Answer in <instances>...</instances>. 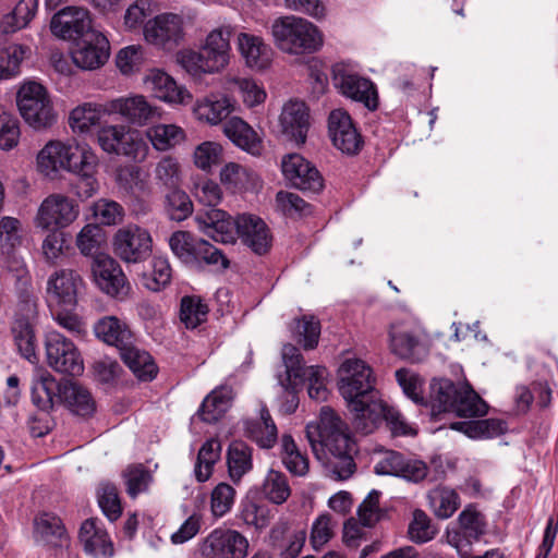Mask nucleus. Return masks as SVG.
Here are the masks:
<instances>
[{
  "label": "nucleus",
  "instance_id": "nucleus-27",
  "mask_svg": "<svg viewBox=\"0 0 558 558\" xmlns=\"http://www.w3.org/2000/svg\"><path fill=\"white\" fill-rule=\"evenodd\" d=\"M63 383H58L46 369H36L32 377L31 395L33 403L43 411L51 410L61 400Z\"/></svg>",
  "mask_w": 558,
  "mask_h": 558
},
{
  "label": "nucleus",
  "instance_id": "nucleus-38",
  "mask_svg": "<svg viewBox=\"0 0 558 558\" xmlns=\"http://www.w3.org/2000/svg\"><path fill=\"white\" fill-rule=\"evenodd\" d=\"M461 384L447 378L433 379L430 383V405L434 414L453 411Z\"/></svg>",
  "mask_w": 558,
  "mask_h": 558
},
{
  "label": "nucleus",
  "instance_id": "nucleus-56",
  "mask_svg": "<svg viewBox=\"0 0 558 558\" xmlns=\"http://www.w3.org/2000/svg\"><path fill=\"white\" fill-rule=\"evenodd\" d=\"M208 306L198 296H184L181 300L180 318L186 328L194 329L206 322Z\"/></svg>",
  "mask_w": 558,
  "mask_h": 558
},
{
  "label": "nucleus",
  "instance_id": "nucleus-44",
  "mask_svg": "<svg viewBox=\"0 0 558 558\" xmlns=\"http://www.w3.org/2000/svg\"><path fill=\"white\" fill-rule=\"evenodd\" d=\"M282 360L286 366L287 378L280 380L283 388L294 389L300 386V383L306 375L307 367L303 365V357L296 347L287 343L282 347Z\"/></svg>",
  "mask_w": 558,
  "mask_h": 558
},
{
  "label": "nucleus",
  "instance_id": "nucleus-10",
  "mask_svg": "<svg viewBox=\"0 0 558 558\" xmlns=\"http://www.w3.org/2000/svg\"><path fill=\"white\" fill-rule=\"evenodd\" d=\"M248 542L238 531L215 529L201 543L199 553L203 558H245Z\"/></svg>",
  "mask_w": 558,
  "mask_h": 558
},
{
  "label": "nucleus",
  "instance_id": "nucleus-31",
  "mask_svg": "<svg viewBox=\"0 0 558 558\" xmlns=\"http://www.w3.org/2000/svg\"><path fill=\"white\" fill-rule=\"evenodd\" d=\"M225 135L239 148L251 155H260L263 141L258 133L238 117L229 119L223 125Z\"/></svg>",
  "mask_w": 558,
  "mask_h": 558
},
{
  "label": "nucleus",
  "instance_id": "nucleus-17",
  "mask_svg": "<svg viewBox=\"0 0 558 558\" xmlns=\"http://www.w3.org/2000/svg\"><path fill=\"white\" fill-rule=\"evenodd\" d=\"M198 229L216 242L233 244L239 238L238 217L221 209L209 208L195 217Z\"/></svg>",
  "mask_w": 558,
  "mask_h": 558
},
{
  "label": "nucleus",
  "instance_id": "nucleus-7",
  "mask_svg": "<svg viewBox=\"0 0 558 558\" xmlns=\"http://www.w3.org/2000/svg\"><path fill=\"white\" fill-rule=\"evenodd\" d=\"M374 470L378 475L398 476L415 484L425 480L429 482L439 480V476L432 473L423 460L405 457L398 451H387L375 464Z\"/></svg>",
  "mask_w": 558,
  "mask_h": 558
},
{
  "label": "nucleus",
  "instance_id": "nucleus-4",
  "mask_svg": "<svg viewBox=\"0 0 558 558\" xmlns=\"http://www.w3.org/2000/svg\"><path fill=\"white\" fill-rule=\"evenodd\" d=\"M338 388L347 403L377 393L373 371L361 359H345L338 369Z\"/></svg>",
  "mask_w": 558,
  "mask_h": 558
},
{
  "label": "nucleus",
  "instance_id": "nucleus-20",
  "mask_svg": "<svg viewBox=\"0 0 558 558\" xmlns=\"http://www.w3.org/2000/svg\"><path fill=\"white\" fill-rule=\"evenodd\" d=\"M233 33L231 25H222L213 29L202 45L201 57L205 60L209 73L219 72L229 63L230 37Z\"/></svg>",
  "mask_w": 558,
  "mask_h": 558
},
{
  "label": "nucleus",
  "instance_id": "nucleus-39",
  "mask_svg": "<svg viewBox=\"0 0 558 558\" xmlns=\"http://www.w3.org/2000/svg\"><path fill=\"white\" fill-rule=\"evenodd\" d=\"M250 437L262 448H272L277 442V426L267 408L260 409L259 418L246 425Z\"/></svg>",
  "mask_w": 558,
  "mask_h": 558
},
{
  "label": "nucleus",
  "instance_id": "nucleus-28",
  "mask_svg": "<svg viewBox=\"0 0 558 558\" xmlns=\"http://www.w3.org/2000/svg\"><path fill=\"white\" fill-rule=\"evenodd\" d=\"M145 84L156 98L169 104L184 105L192 98L185 87L178 85L173 77L161 70H151Z\"/></svg>",
  "mask_w": 558,
  "mask_h": 558
},
{
  "label": "nucleus",
  "instance_id": "nucleus-59",
  "mask_svg": "<svg viewBox=\"0 0 558 558\" xmlns=\"http://www.w3.org/2000/svg\"><path fill=\"white\" fill-rule=\"evenodd\" d=\"M276 206L279 211L289 217H305L313 213V206L298 194L280 191L276 195Z\"/></svg>",
  "mask_w": 558,
  "mask_h": 558
},
{
  "label": "nucleus",
  "instance_id": "nucleus-42",
  "mask_svg": "<svg viewBox=\"0 0 558 558\" xmlns=\"http://www.w3.org/2000/svg\"><path fill=\"white\" fill-rule=\"evenodd\" d=\"M488 411L487 403L468 384L463 383L454 403L452 413L461 417L484 416Z\"/></svg>",
  "mask_w": 558,
  "mask_h": 558
},
{
  "label": "nucleus",
  "instance_id": "nucleus-60",
  "mask_svg": "<svg viewBox=\"0 0 558 558\" xmlns=\"http://www.w3.org/2000/svg\"><path fill=\"white\" fill-rule=\"evenodd\" d=\"M97 498L99 507L110 521L120 518L122 513L121 501L118 489L112 483H100L97 489Z\"/></svg>",
  "mask_w": 558,
  "mask_h": 558
},
{
  "label": "nucleus",
  "instance_id": "nucleus-43",
  "mask_svg": "<svg viewBox=\"0 0 558 558\" xmlns=\"http://www.w3.org/2000/svg\"><path fill=\"white\" fill-rule=\"evenodd\" d=\"M104 114H107L105 104L85 102L70 112L69 124L73 132L85 133L97 125Z\"/></svg>",
  "mask_w": 558,
  "mask_h": 558
},
{
  "label": "nucleus",
  "instance_id": "nucleus-24",
  "mask_svg": "<svg viewBox=\"0 0 558 558\" xmlns=\"http://www.w3.org/2000/svg\"><path fill=\"white\" fill-rule=\"evenodd\" d=\"M239 239L254 253L262 255L268 252L271 245V235L267 225L259 218L250 214L238 216Z\"/></svg>",
  "mask_w": 558,
  "mask_h": 558
},
{
  "label": "nucleus",
  "instance_id": "nucleus-29",
  "mask_svg": "<svg viewBox=\"0 0 558 558\" xmlns=\"http://www.w3.org/2000/svg\"><path fill=\"white\" fill-rule=\"evenodd\" d=\"M389 338L391 352L403 360L416 363L426 355V350L415 332L401 325H391Z\"/></svg>",
  "mask_w": 558,
  "mask_h": 558
},
{
  "label": "nucleus",
  "instance_id": "nucleus-61",
  "mask_svg": "<svg viewBox=\"0 0 558 558\" xmlns=\"http://www.w3.org/2000/svg\"><path fill=\"white\" fill-rule=\"evenodd\" d=\"M122 476L126 486V493L132 498L146 492L153 481L151 473L142 464L128 466L123 471Z\"/></svg>",
  "mask_w": 558,
  "mask_h": 558
},
{
  "label": "nucleus",
  "instance_id": "nucleus-18",
  "mask_svg": "<svg viewBox=\"0 0 558 558\" xmlns=\"http://www.w3.org/2000/svg\"><path fill=\"white\" fill-rule=\"evenodd\" d=\"M328 130L333 146L342 153L356 155L361 150L363 146L362 136L347 111L342 109L332 110L328 119Z\"/></svg>",
  "mask_w": 558,
  "mask_h": 558
},
{
  "label": "nucleus",
  "instance_id": "nucleus-22",
  "mask_svg": "<svg viewBox=\"0 0 558 558\" xmlns=\"http://www.w3.org/2000/svg\"><path fill=\"white\" fill-rule=\"evenodd\" d=\"M352 414V425L357 433L367 435L373 433L386 417L388 405L377 393L371 398H362L348 403Z\"/></svg>",
  "mask_w": 558,
  "mask_h": 558
},
{
  "label": "nucleus",
  "instance_id": "nucleus-32",
  "mask_svg": "<svg viewBox=\"0 0 558 558\" xmlns=\"http://www.w3.org/2000/svg\"><path fill=\"white\" fill-rule=\"evenodd\" d=\"M34 538L37 543L58 547L66 543L68 533L59 517L44 512L34 519Z\"/></svg>",
  "mask_w": 558,
  "mask_h": 558
},
{
  "label": "nucleus",
  "instance_id": "nucleus-3",
  "mask_svg": "<svg viewBox=\"0 0 558 558\" xmlns=\"http://www.w3.org/2000/svg\"><path fill=\"white\" fill-rule=\"evenodd\" d=\"M17 107L25 122L35 130L50 128L57 120L48 93L39 83L28 82L20 88Z\"/></svg>",
  "mask_w": 558,
  "mask_h": 558
},
{
  "label": "nucleus",
  "instance_id": "nucleus-34",
  "mask_svg": "<svg viewBox=\"0 0 558 558\" xmlns=\"http://www.w3.org/2000/svg\"><path fill=\"white\" fill-rule=\"evenodd\" d=\"M234 398L232 387L223 385L214 389L203 401L198 415L203 422L216 423L230 409Z\"/></svg>",
  "mask_w": 558,
  "mask_h": 558
},
{
  "label": "nucleus",
  "instance_id": "nucleus-47",
  "mask_svg": "<svg viewBox=\"0 0 558 558\" xmlns=\"http://www.w3.org/2000/svg\"><path fill=\"white\" fill-rule=\"evenodd\" d=\"M98 159L86 144L66 145V170L75 174L96 171Z\"/></svg>",
  "mask_w": 558,
  "mask_h": 558
},
{
  "label": "nucleus",
  "instance_id": "nucleus-52",
  "mask_svg": "<svg viewBox=\"0 0 558 558\" xmlns=\"http://www.w3.org/2000/svg\"><path fill=\"white\" fill-rule=\"evenodd\" d=\"M458 522L466 543L478 541L485 533L486 522L484 515L476 509L474 505H468L458 517Z\"/></svg>",
  "mask_w": 558,
  "mask_h": 558
},
{
  "label": "nucleus",
  "instance_id": "nucleus-40",
  "mask_svg": "<svg viewBox=\"0 0 558 558\" xmlns=\"http://www.w3.org/2000/svg\"><path fill=\"white\" fill-rule=\"evenodd\" d=\"M451 428L462 432L470 438H493L504 434L507 425L499 418H485L470 422H456Z\"/></svg>",
  "mask_w": 558,
  "mask_h": 558
},
{
  "label": "nucleus",
  "instance_id": "nucleus-46",
  "mask_svg": "<svg viewBox=\"0 0 558 558\" xmlns=\"http://www.w3.org/2000/svg\"><path fill=\"white\" fill-rule=\"evenodd\" d=\"M281 460L287 470L295 476H304L310 470L308 458L296 446L290 435L281 438Z\"/></svg>",
  "mask_w": 558,
  "mask_h": 558
},
{
  "label": "nucleus",
  "instance_id": "nucleus-51",
  "mask_svg": "<svg viewBox=\"0 0 558 558\" xmlns=\"http://www.w3.org/2000/svg\"><path fill=\"white\" fill-rule=\"evenodd\" d=\"M262 493L267 500L275 505H282L291 495V487L287 476L276 470H269L262 487Z\"/></svg>",
  "mask_w": 558,
  "mask_h": 558
},
{
  "label": "nucleus",
  "instance_id": "nucleus-48",
  "mask_svg": "<svg viewBox=\"0 0 558 558\" xmlns=\"http://www.w3.org/2000/svg\"><path fill=\"white\" fill-rule=\"evenodd\" d=\"M230 477L238 482L252 469V448L243 441H233L228 450Z\"/></svg>",
  "mask_w": 558,
  "mask_h": 558
},
{
  "label": "nucleus",
  "instance_id": "nucleus-19",
  "mask_svg": "<svg viewBox=\"0 0 558 558\" xmlns=\"http://www.w3.org/2000/svg\"><path fill=\"white\" fill-rule=\"evenodd\" d=\"M109 41L100 32H87L77 40L72 51L73 62L83 70H95L106 63L109 58Z\"/></svg>",
  "mask_w": 558,
  "mask_h": 558
},
{
  "label": "nucleus",
  "instance_id": "nucleus-6",
  "mask_svg": "<svg viewBox=\"0 0 558 558\" xmlns=\"http://www.w3.org/2000/svg\"><path fill=\"white\" fill-rule=\"evenodd\" d=\"M48 365L56 372L80 376L84 372L83 357L76 345L62 333L49 331L45 339Z\"/></svg>",
  "mask_w": 558,
  "mask_h": 558
},
{
  "label": "nucleus",
  "instance_id": "nucleus-49",
  "mask_svg": "<svg viewBox=\"0 0 558 558\" xmlns=\"http://www.w3.org/2000/svg\"><path fill=\"white\" fill-rule=\"evenodd\" d=\"M154 178L156 184L165 190L180 189L182 170L179 161L171 156L162 157L155 167Z\"/></svg>",
  "mask_w": 558,
  "mask_h": 558
},
{
  "label": "nucleus",
  "instance_id": "nucleus-13",
  "mask_svg": "<svg viewBox=\"0 0 558 558\" xmlns=\"http://www.w3.org/2000/svg\"><path fill=\"white\" fill-rule=\"evenodd\" d=\"M281 169L286 180L300 191L317 194L324 189V179L318 169L300 154L283 157Z\"/></svg>",
  "mask_w": 558,
  "mask_h": 558
},
{
  "label": "nucleus",
  "instance_id": "nucleus-35",
  "mask_svg": "<svg viewBox=\"0 0 558 558\" xmlns=\"http://www.w3.org/2000/svg\"><path fill=\"white\" fill-rule=\"evenodd\" d=\"M94 330L97 338L116 347L119 351L134 341V335L126 324L114 316H107L98 320Z\"/></svg>",
  "mask_w": 558,
  "mask_h": 558
},
{
  "label": "nucleus",
  "instance_id": "nucleus-63",
  "mask_svg": "<svg viewBox=\"0 0 558 558\" xmlns=\"http://www.w3.org/2000/svg\"><path fill=\"white\" fill-rule=\"evenodd\" d=\"M436 533L437 529L432 523L430 518L421 509L414 510L408 530L410 539L417 544H423L433 539Z\"/></svg>",
  "mask_w": 558,
  "mask_h": 558
},
{
  "label": "nucleus",
  "instance_id": "nucleus-37",
  "mask_svg": "<svg viewBox=\"0 0 558 558\" xmlns=\"http://www.w3.org/2000/svg\"><path fill=\"white\" fill-rule=\"evenodd\" d=\"M71 412L80 416H88L95 410V402L87 389L81 385L65 380L61 388V400Z\"/></svg>",
  "mask_w": 558,
  "mask_h": 558
},
{
  "label": "nucleus",
  "instance_id": "nucleus-5",
  "mask_svg": "<svg viewBox=\"0 0 558 558\" xmlns=\"http://www.w3.org/2000/svg\"><path fill=\"white\" fill-rule=\"evenodd\" d=\"M97 142L108 154L125 156L138 161L147 156L148 146L141 134L125 125L101 128L97 133Z\"/></svg>",
  "mask_w": 558,
  "mask_h": 558
},
{
  "label": "nucleus",
  "instance_id": "nucleus-15",
  "mask_svg": "<svg viewBox=\"0 0 558 558\" xmlns=\"http://www.w3.org/2000/svg\"><path fill=\"white\" fill-rule=\"evenodd\" d=\"M92 274L97 287L111 296L123 298L130 286L119 263L107 254H96L92 263Z\"/></svg>",
  "mask_w": 558,
  "mask_h": 558
},
{
  "label": "nucleus",
  "instance_id": "nucleus-62",
  "mask_svg": "<svg viewBox=\"0 0 558 558\" xmlns=\"http://www.w3.org/2000/svg\"><path fill=\"white\" fill-rule=\"evenodd\" d=\"M292 331L296 341L302 343L305 350H312L318 344L320 324L314 317L304 316L294 320Z\"/></svg>",
  "mask_w": 558,
  "mask_h": 558
},
{
  "label": "nucleus",
  "instance_id": "nucleus-21",
  "mask_svg": "<svg viewBox=\"0 0 558 558\" xmlns=\"http://www.w3.org/2000/svg\"><path fill=\"white\" fill-rule=\"evenodd\" d=\"M92 20L87 10L76 7H66L53 15L50 23L51 32L63 39H77L85 37L92 28Z\"/></svg>",
  "mask_w": 558,
  "mask_h": 558
},
{
  "label": "nucleus",
  "instance_id": "nucleus-8",
  "mask_svg": "<svg viewBox=\"0 0 558 558\" xmlns=\"http://www.w3.org/2000/svg\"><path fill=\"white\" fill-rule=\"evenodd\" d=\"M80 215L78 204L63 195L50 194L38 207L34 223L43 230L62 229L73 223Z\"/></svg>",
  "mask_w": 558,
  "mask_h": 558
},
{
  "label": "nucleus",
  "instance_id": "nucleus-9",
  "mask_svg": "<svg viewBox=\"0 0 558 558\" xmlns=\"http://www.w3.org/2000/svg\"><path fill=\"white\" fill-rule=\"evenodd\" d=\"M113 251L125 263H141L151 254V235L137 225H128L116 232Z\"/></svg>",
  "mask_w": 558,
  "mask_h": 558
},
{
  "label": "nucleus",
  "instance_id": "nucleus-54",
  "mask_svg": "<svg viewBox=\"0 0 558 558\" xmlns=\"http://www.w3.org/2000/svg\"><path fill=\"white\" fill-rule=\"evenodd\" d=\"M153 146L160 151L168 150L184 138V132L174 124H158L147 131Z\"/></svg>",
  "mask_w": 558,
  "mask_h": 558
},
{
  "label": "nucleus",
  "instance_id": "nucleus-58",
  "mask_svg": "<svg viewBox=\"0 0 558 558\" xmlns=\"http://www.w3.org/2000/svg\"><path fill=\"white\" fill-rule=\"evenodd\" d=\"M195 257L194 263H190L189 266L199 267L202 264L220 267L227 269L229 267V259L222 253L221 250L214 246L206 240H197L196 248L193 253Z\"/></svg>",
  "mask_w": 558,
  "mask_h": 558
},
{
  "label": "nucleus",
  "instance_id": "nucleus-30",
  "mask_svg": "<svg viewBox=\"0 0 558 558\" xmlns=\"http://www.w3.org/2000/svg\"><path fill=\"white\" fill-rule=\"evenodd\" d=\"M238 49L251 69L263 70L271 62L272 50L262 37L250 33L238 35Z\"/></svg>",
  "mask_w": 558,
  "mask_h": 558
},
{
  "label": "nucleus",
  "instance_id": "nucleus-26",
  "mask_svg": "<svg viewBox=\"0 0 558 558\" xmlns=\"http://www.w3.org/2000/svg\"><path fill=\"white\" fill-rule=\"evenodd\" d=\"M280 126L287 140L298 145L304 144L310 128L308 111L304 102L290 101L280 114Z\"/></svg>",
  "mask_w": 558,
  "mask_h": 558
},
{
  "label": "nucleus",
  "instance_id": "nucleus-12",
  "mask_svg": "<svg viewBox=\"0 0 558 558\" xmlns=\"http://www.w3.org/2000/svg\"><path fill=\"white\" fill-rule=\"evenodd\" d=\"M107 114H120L133 125L144 126L161 117L160 108L150 104L143 95L118 97L105 102Z\"/></svg>",
  "mask_w": 558,
  "mask_h": 558
},
{
  "label": "nucleus",
  "instance_id": "nucleus-14",
  "mask_svg": "<svg viewBox=\"0 0 558 558\" xmlns=\"http://www.w3.org/2000/svg\"><path fill=\"white\" fill-rule=\"evenodd\" d=\"M148 44L163 49H172L184 37L183 19L174 13H162L148 20L143 27Z\"/></svg>",
  "mask_w": 558,
  "mask_h": 558
},
{
  "label": "nucleus",
  "instance_id": "nucleus-1",
  "mask_svg": "<svg viewBox=\"0 0 558 558\" xmlns=\"http://www.w3.org/2000/svg\"><path fill=\"white\" fill-rule=\"evenodd\" d=\"M306 437L330 478L344 481L354 474L356 446L348 425L333 409L322 407L318 422L306 426Z\"/></svg>",
  "mask_w": 558,
  "mask_h": 558
},
{
  "label": "nucleus",
  "instance_id": "nucleus-57",
  "mask_svg": "<svg viewBox=\"0 0 558 558\" xmlns=\"http://www.w3.org/2000/svg\"><path fill=\"white\" fill-rule=\"evenodd\" d=\"M254 180L251 170L235 162L227 163L220 171L221 183L232 191L245 190Z\"/></svg>",
  "mask_w": 558,
  "mask_h": 558
},
{
  "label": "nucleus",
  "instance_id": "nucleus-64",
  "mask_svg": "<svg viewBox=\"0 0 558 558\" xmlns=\"http://www.w3.org/2000/svg\"><path fill=\"white\" fill-rule=\"evenodd\" d=\"M197 240L187 231H175L169 238V246L172 253L185 265L195 262L193 255Z\"/></svg>",
  "mask_w": 558,
  "mask_h": 558
},
{
  "label": "nucleus",
  "instance_id": "nucleus-2",
  "mask_svg": "<svg viewBox=\"0 0 558 558\" xmlns=\"http://www.w3.org/2000/svg\"><path fill=\"white\" fill-rule=\"evenodd\" d=\"M277 47L291 54L312 53L323 46L319 29L303 17L287 15L278 17L271 25Z\"/></svg>",
  "mask_w": 558,
  "mask_h": 558
},
{
  "label": "nucleus",
  "instance_id": "nucleus-23",
  "mask_svg": "<svg viewBox=\"0 0 558 558\" xmlns=\"http://www.w3.org/2000/svg\"><path fill=\"white\" fill-rule=\"evenodd\" d=\"M25 306L27 315L16 316L11 331L20 354L31 363H36L38 357L36 354L37 344L33 329V319L37 314V305L36 302L32 301L26 302Z\"/></svg>",
  "mask_w": 558,
  "mask_h": 558
},
{
  "label": "nucleus",
  "instance_id": "nucleus-33",
  "mask_svg": "<svg viewBox=\"0 0 558 558\" xmlns=\"http://www.w3.org/2000/svg\"><path fill=\"white\" fill-rule=\"evenodd\" d=\"M233 109V104L227 96L210 94L197 100L194 114L199 121L216 125L227 119Z\"/></svg>",
  "mask_w": 558,
  "mask_h": 558
},
{
  "label": "nucleus",
  "instance_id": "nucleus-36",
  "mask_svg": "<svg viewBox=\"0 0 558 558\" xmlns=\"http://www.w3.org/2000/svg\"><path fill=\"white\" fill-rule=\"evenodd\" d=\"M125 365L141 380H151L157 374V366L150 354L134 345V341L120 350Z\"/></svg>",
  "mask_w": 558,
  "mask_h": 558
},
{
  "label": "nucleus",
  "instance_id": "nucleus-55",
  "mask_svg": "<svg viewBox=\"0 0 558 558\" xmlns=\"http://www.w3.org/2000/svg\"><path fill=\"white\" fill-rule=\"evenodd\" d=\"M28 48L22 45H10L0 49V80H8L20 73V66Z\"/></svg>",
  "mask_w": 558,
  "mask_h": 558
},
{
  "label": "nucleus",
  "instance_id": "nucleus-50",
  "mask_svg": "<svg viewBox=\"0 0 558 558\" xmlns=\"http://www.w3.org/2000/svg\"><path fill=\"white\" fill-rule=\"evenodd\" d=\"M221 445L217 439L207 440L199 449L194 473L198 482H206L213 473L215 463L220 459Z\"/></svg>",
  "mask_w": 558,
  "mask_h": 558
},
{
  "label": "nucleus",
  "instance_id": "nucleus-45",
  "mask_svg": "<svg viewBox=\"0 0 558 558\" xmlns=\"http://www.w3.org/2000/svg\"><path fill=\"white\" fill-rule=\"evenodd\" d=\"M37 166L45 175H53L60 169L66 170V145L61 142L48 143L37 156Z\"/></svg>",
  "mask_w": 558,
  "mask_h": 558
},
{
  "label": "nucleus",
  "instance_id": "nucleus-25",
  "mask_svg": "<svg viewBox=\"0 0 558 558\" xmlns=\"http://www.w3.org/2000/svg\"><path fill=\"white\" fill-rule=\"evenodd\" d=\"M78 538L84 551L94 558H111L113 556V544L97 519L90 518L82 523Z\"/></svg>",
  "mask_w": 558,
  "mask_h": 558
},
{
  "label": "nucleus",
  "instance_id": "nucleus-53",
  "mask_svg": "<svg viewBox=\"0 0 558 558\" xmlns=\"http://www.w3.org/2000/svg\"><path fill=\"white\" fill-rule=\"evenodd\" d=\"M163 207L167 216L178 222L185 220L193 213V203L181 189L169 191L166 194Z\"/></svg>",
  "mask_w": 558,
  "mask_h": 558
},
{
  "label": "nucleus",
  "instance_id": "nucleus-16",
  "mask_svg": "<svg viewBox=\"0 0 558 558\" xmlns=\"http://www.w3.org/2000/svg\"><path fill=\"white\" fill-rule=\"evenodd\" d=\"M332 76L335 85L344 96L364 104L369 110L377 108V92L369 80L348 72L345 66L340 63L332 66Z\"/></svg>",
  "mask_w": 558,
  "mask_h": 558
},
{
  "label": "nucleus",
  "instance_id": "nucleus-41",
  "mask_svg": "<svg viewBox=\"0 0 558 558\" xmlns=\"http://www.w3.org/2000/svg\"><path fill=\"white\" fill-rule=\"evenodd\" d=\"M434 514L439 519H449L459 509L461 499L459 494L449 487L439 486L427 495Z\"/></svg>",
  "mask_w": 558,
  "mask_h": 558
},
{
  "label": "nucleus",
  "instance_id": "nucleus-11",
  "mask_svg": "<svg viewBox=\"0 0 558 558\" xmlns=\"http://www.w3.org/2000/svg\"><path fill=\"white\" fill-rule=\"evenodd\" d=\"M82 277L72 269H59L47 280L45 299L49 308L76 307Z\"/></svg>",
  "mask_w": 558,
  "mask_h": 558
}]
</instances>
